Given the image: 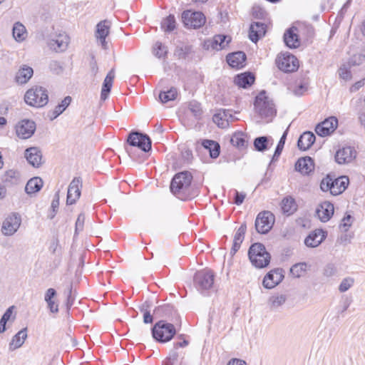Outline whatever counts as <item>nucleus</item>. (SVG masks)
I'll use <instances>...</instances> for the list:
<instances>
[{
	"instance_id": "nucleus-60",
	"label": "nucleus",
	"mask_w": 365,
	"mask_h": 365,
	"mask_svg": "<svg viewBox=\"0 0 365 365\" xmlns=\"http://www.w3.org/2000/svg\"><path fill=\"white\" fill-rule=\"evenodd\" d=\"M364 81H359L350 88V91L351 92H355L358 89H359L361 87H362L364 86Z\"/></svg>"
},
{
	"instance_id": "nucleus-56",
	"label": "nucleus",
	"mask_w": 365,
	"mask_h": 365,
	"mask_svg": "<svg viewBox=\"0 0 365 365\" xmlns=\"http://www.w3.org/2000/svg\"><path fill=\"white\" fill-rule=\"evenodd\" d=\"M143 322L145 324L152 323L153 322V317L150 315V312L147 310L144 311L143 314Z\"/></svg>"
},
{
	"instance_id": "nucleus-1",
	"label": "nucleus",
	"mask_w": 365,
	"mask_h": 365,
	"mask_svg": "<svg viewBox=\"0 0 365 365\" xmlns=\"http://www.w3.org/2000/svg\"><path fill=\"white\" fill-rule=\"evenodd\" d=\"M49 101L48 90L40 86H33L26 91L24 102L29 107L41 108L45 107Z\"/></svg>"
},
{
	"instance_id": "nucleus-49",
	"label": "nucleus",
	"mask_w": 365,
	"mask_h": 365,
	"mask_svg": "<svg viewBox=\"0 0 365 365\" xmlns=\"http://www.w3.org/2000/svg\"><path fill=\"white\" fill-rule=\"evenodd\" d=\"M267 138L259 137L257 138L254 141V146L258 151H263L267 148Z\"/></svg>"
},
{
	"instance_id": "nucleus-27",
	"label": "nucleus",
	"mask_w": 365,
	"mask_h": 365,
	"mask_svg": "<svg viewBox=\"0 0 365 365\" xmlns=\"http://www.w3.org/2000/svg\"><path fill=\"white\" fill-rule=\"evenodd\" d=\"M34 75V70L27 65H21L15 75V81L19 85L27 83Z\"/></svg>"
},
{
	"instance_id": "nucleus-26",
	"label": "nucleus",
	"mask_w": 365,
	"mask_h": 365,
	"mask_svg": "<svg viewBox=\"0 0 365 365\" xmlns=\"http://www.w3.org/2000/svg\"><path fill=\"white\" fill-rule=\"evenodd\" d=\"M284 41L290 48H296L300 46V39L297 28L292 26L284 34Z\"/></svg>"
},
{
	"instance_id": "nucleus-43",
	"label": "nucleus",
	"mask_w": 365,
	"mask_h": 365,
	"mask_svg": "<svg viewBox=\"0 0 365 365\" xmlns=\"http://www.w3.org/2000/svg\"><path fill=\"white\" fill-rule=\"evenodd\" d=\"M205 148L209 150L210 155L212 158H215L220 154V145L217 143L212 140H205L203 142Z\"/></svg>"
},
{
	"instance_id": "nucleus-47",
	"label": "nucleus",
	"mask_w": 365,
	"mask_h": 365,
	"mask_svg": "<svg viewBox=\"0 0 365 365\" xmlns=\"http://www.w3.org/2000/svg\"><path fill=\"white\" fill-rule=\"evenodd\" d=\"M354 284V279L352 277H346L342 279L339 285V291L341 293L349 290Z\"/></svg>"
},
{
	"instance_id": "nucleus-45",
	"label": "nucleus",
	"mask_w": 365,
	"mask_h": 365,
	"mask_svg": "<svg viewBox=\"0 0 365 365\" xmlns=\"http://www.w3.org/2000/svg\"><path fill=\"white\" fill-rule=\"evenodd\" d=\"M168 53L166 46L160 42H157L153 48V53L158 58H164Z\"/></svg>"
},
{
	"instance_id": "nucleus-22",
	"label": "nucleus",
	"mask_w": 365,
	"mask_h": 365,
	"mask_svg": "<svg viewBox=\"0 0 365 365\" xmlns=\"http://www.w3.org/2000/svg\"><path fill=\"white\" fill-rule=\"evenodd\" d=\"M24 157L27 162L34 168H38L43 163V156L41 150L37 147L26 148Z\"/></svg>"
},
{
	"instance_id": "nucleus-38",
	"label": "nucleus",
	"mask_w": 365,
	"mask_h": 365,
	"mask_svg": "<svg viewBox=\"0 0 365 365\" xmlns=\"http://www.w3.org/2000/svg\"><path fill=\"white\" fill-rule=\"evenodd\" d=\"M255 81V77L250 73H243L237 75L234 80L235 83L239 87L247 88Z\"/></svg>"
},
{
	"instance_id": "nucleus-44",
	"label": "nucleus",
	"mask_w": 365,
	"mask_h": 365,
	"mask_svg": "<svg viewBox=\"0 0 365 365\" xmlns=\"http://www.w3.org/2000/svg\"><path fill=\"white\" fill-rule=\"evenodd\" d=\"M176 96L177 91L175 88H170L166 92H161L159 95L160 100L163 103L174 100Z\"/></svg>"
},
{
	"instance_id": "nucleus-36",
	"label": "nucleus",
	"mask_w": 365,
	"mask_h": 365,
	"mask_svg": "<svg viewBox=\"0 0 365 365\" xmlns=\"http://www.w3.org/2000/svg\"><path fill=\"white\" fill-rule=\"evenodd\" d=\"M71 102V98L66 96L52 110L48 113L51 120L56 118L60 115L70 105Z\"/></svg>"
},
{
	"instance_id": "nucleus-28",
	"label": "nucleus",
	"mask_w": 365,
	"mask_h": 365,
	"mask_svg": "<svg viewBox=\"0 0 365 365\" xmlns=\"http://www.w3.org/2000/svg\"><path fill=\"white\" fill-rule=\"evenodd\" d=\"M246 56L242 51L230 53L227 56V62L230 66L241 68L245 66Z\"/></svg>"
},
{
	"instance_id": "nucleus-34",
	"label": "nucleus",
	"mask_w": 365,
	"mask_h": 365,
	"mask_svg": "<svg viewBox=\"0 0 365 365\" xmlns=\"http://www.w3.org/2000/svg\"><path fill=\"white\" fill-rule=\"evenodd\" d=\"M281 209L283 213L290 215L297 209V205L294 199L291 196H287L281 202Z\"/></svg>"
},
{
	"instance_id": "nucleus-39",
	"label": "nucleus",
	"mask_w": 365,
	"mask_h": 365,
	"mask_svg": "<svg viewBox=\"0 0 365 365\" xmlns=\"http://www.w3.org/2000/svg\"><path fill=\"white\" fill-rule=\"evenodd\" d=\"M56 294V292L55 289L49 288L46 292L44 296V300L47 303L48 307L52 313H57L58 312V304L54 300Z\"/></svg>"
},
{
	"instance_id": "nucleus-14",
	"label": "nucleus",
	"mask_w": 365,
	"mask_h": 365,
	"mask_svg": "<svg viewBox=\"0 0 365 365\" xmlns=\"http://www.w3.org/2000/svg\"><path fill=\"white\" fill-rule=\"evenodd\" d=\"M195 282L199 290H208L213 286L214 274L210 270H202L196 274Z\"/></svg>"
},
{
	"instance_id": "nucleus-18",
	"label": "nucleus",
	"mask_w": 365,
	"mask_h": 365,
	"mask_svg": "<svg viewBox=\"0 0 365 365\" xmlns=\"http://www.w3.org/2000/svg\"><path fill=\"white\" fill-rule=\"evenodd\" d=\"M11 36L16 43H23L29 38V31L22 22L17 21L12 25Z\"/></svg>"
},
{
	"instance_id": "nucleus-53",
	"label": "nucleus",
	"mask_w": 365,
	"mask_h": 365,
	"mask_svg": "<svg viewBox=\"0 0 365 365\" xmlns=\"http://www.w3.org/2000/svg\"><path fill=\"white\" fill-rule=\"evenodd\" d=\"M58 205H59V198H58V196H56V197L52 200V202H51V209H52V212L50 214L49 217L50 218H53L55 215H56V212L58 208Z\"/></svg>"
},
{
	"instance_id": "nucleus-19",
	"label": "nucleus",
	"mask_w": 365,
	"mask_h": 365,
	"mask_svg": "<svg viewBox=\"0 0 365 365\" xmlns=\"http://www.w3.org/2000/svg\"><path fill=\"white\" fill-rule=\"evenodd\" d=\"M334 212V205L329 201H324L319 203L316 210L317 217L322 222H328Z\"/></svg>"
},
{
	"instance_id": "nucleus-29",
	"label": "nucleus",
	"mask_w": 365,
	"mask_h": 365,
	"mask_svg": "<svg viewBox=\"0 0 365 365\" xmlns=\"http://www.w3.org/2000/svg\"><path fill=\"white\" fill-rule=\"evenodd\" d=\"M115 78V71L111 69L106 76L101 92V99L105 101L108 98Z\"/></svg>"
},
{
	"instance_id": "nucleus-15",
	"label": "nucleus",
	"mask_w": 365,
	"mask_h": 365,
	"mask_svg": "<svg viewBox=\"0 0 365 365\" xmlns=\"http://www.w3.org/2000/svg\"><path fill=\"white\" fill-rule=\"evenodd\" d=\"M192 180V175L188 172H182L175 175L171 182L170 190L177 194L181 190L187 187Z\"/></svg>"
},
{
	"instance_id": "nucleus-7",
	"label": "nucleus",
	"mask_w": 365,
	"mask_h": 365,
	"mask_svg": "<svg viewBox=\"0 0 365 365\" xmlns=\"http://www.w3.org/2000/svg\"><path fill=\"white\" fill-rule=\"evenodd\" d=\"M36 130L35 121L29 118L21 119L14 125L15 135L20 140L31 138L34 135Z\"/></svg>"
},
{
	"instance_id": "nucleus-24",
	"label": "nucleus",
	"mask_w": 365,
	"mask_h": 365,
	"mask_svg": "<svg viewBox=\"0 0 365 365\" xmlns=\"http://www.w3.org/2000/svg\"><path fill=\"white\" fill-rule=\"evenodd\" d=\"M213 121L220 128H226L229 125L230 122L235 120V118L233 115L232 110H219L213 115Z\"/></svg>"
},
{
	"instance_id": "nucleus-10",
	"label": "nucleus",
	"mask_w": 365,
	"mask_h": 365,
	"mask_svg": "<svg viewBox=\"0 0 365 365\" xmlns=\"http://www.w3.org/2000/svg\"><path fill=\"white\" fill-rule=\"evenodd\" d=\"M21 223V216L17 213L8 215L2 222L1 232L5 236H11L19 230Z\"/></svg>"
},
{
	"instance_id": "nucleus-63",
	"label": "nucleus",
	"mask_w": 365,
	"mask_h": 365,
	"mask_svg": "<svg viewBox=\"0 0 365 365\" xmlns=\"http://www.w3.org/2000/svg\"><path fill=\"white\" fill-rule=\"evenodd\" d=\"M7 124V120L4 117H0V130L4 129Z\"/></svg>"
},
{
	"instance_id": "nucleus-58",
	"label": "nucleus",
	"mask_w": 365,
	"mask_h": 365,
	"mask_svg": "<svg viewBox=\"0 0 365 365\" xmlns=\"http://www.w3.org/2000/svg\"><path fill=\"white\" fill-rule=\"evenodd\" d=\"M245 197V195L243 193H240L238 192H236V196H235V203L237 205H240L243 202Z\"/></svg>"
},
{
	"instance_id": "nucleus-41",
	"label": "nucleus",
	"mask_w": 365,
	"mask_h": 365,
	"mask_svg": "<svg viewBox=\"0 0 365 365\" xmlns=\"http://www.w3.org/2000/svg\"><path fill=\"white\" fill-rule=\"evenodd\" d=\"M230 141L234 146L240 149L245 148L247 145V135L242 132L235 133Z\"/></svg>"
},
{
	"instance_id": "nucleus-4",
	"label": "nucleus",
	"mask_w": 365,
	"mask_h": 365,
	"mask_svg": "<svg viewBox=\"0 0 365 365\" xmlns=\"http://www.w3.org/2000/svg\"><path fill=\"white\" fill-rule=\"evenodd\" d=\"M255 109L262 117H272L276 113L272 101L264 91L260 92L255 98Z\"/></svg>"
},
{
	"instance_id": "nucleus-11",
	"label": "nucleus",
	"mask_w": 365,
	"mask_h": 365,
	"mask_svg": "<svg viewBox=\"0 0 365 365\" xmlns=\"http://www.w3.org/2000/svg\"><path fill=\"white\" fill-rule=\"evenodd\" d=\"M274 223V216L268 211L260 212L255 220V227L258 232L267 233Z\"/></svg>"
},
{
	"instance_id": "nucleus-55",
	"label": "nucleus",
	"mask_w": 365,
	"mask_h": 365,
	"mask_svg": "<svg viewBox=\"0 0 365 365\" xmlns=\"http://www.w3.org/2000/svg\"><path fill=\"white\" fill-rule=\"evenodd\" d=\"M306 91L307 88L304 85L299 84L296 86V88L293 90V92L296 96H302Z\"/></svg>"
},
{
	"instance_id": "nucleus-9",
	"label": "nucleus",
	"mask_w": 365,
	"mask_h": 365,
	"mask_svg": "<svg viewBox=\"0 0 365 365\" xmlns=\"http://www.w3.org/2000/svg\"><path fill=\"white\" fill-rule=\"evenodd\" d=\"M182 22L187 28H199L205 23L204 14L200 11H185L182 14Z\"/></svg>"
},
{
	"instance_id": "nucleus-16",
	"label": "nucleus",
	"mask_w": 365,
	"mask_h": 365,
	"mask_svg": "<svg viewBox=\"0 0 365 365\" xmlns=\"http://www.w3.org/2000/svg\"><path fill=\"white\" fill-rule=\"evenodd\" d=\"M283 279L282 269H274L265 274L262 280V285L265 289H271L277 286Z\"/></svg>"
},
{
	"instance_id": "nucleus-6",
	"label": "nucleus",
	"mask_w": 365,
	"mask_h": 365,
	"mask_svg": "<svg viewBox=\"0 0 365 365\" xmlns=\"http://www.w3.org/2000/svg\"><path fill=\"white\" fill-rule=\"evenodd\" d=\"M153 336L160 342H167L175 334V329L172 324L160 321L153 328Z\"/></svg>"
},
{
	"instance_id": "nucleus-40",
	"label": "nucleus",
	"mask_w": 365,
	"mask_h": 365,
	"mask_svg": "<svg viewBox=\"0 0 365 365\" xmlns=\"http://www.w3.org/2000/svg\"><path fill=\"white\" fill-rule=\"evenodd\" d=\"M309 268L306 262H299L294 264L290 268V274L294 278H299L304 276Z\"/></svg>"
},
{
	"instance_id": "nucleus-54",
	"label": "nucleus",
	"mask_w": 365,
	"mask_h": 365,
	"mask_svg": "<svg viewBox=\"0 0 365 365\" xmlns=\"http://www.w3.org/2000/svg\"><path fill=\"white\" fill-rule=\"evenodd\" d=\"M85 221V216L83 214H81L78 215L76 222V229L77 230H81L83 227Z\"/></svg>"
},
{
	"instance_id": "nucleus-33",
	"label": "nucleus",
	"mask_w": 365,
	"mask_h": 365,
	"mask_svg": "<svg viewBox=\"0 0 365 365\" xmlns=\"http://www.w3.org/2000/svg\"><path fill=\"white\" fill-rule=\"evenodd\" d=\"M287 301V297L283 294H272L267 301V304L270 309L277 310L282 307Z\"/></svg>"
},
{
	"instance_id": "nucleus-57",
	"label": "nucleus",
	"mask_w": 365,
	"mask_h": 365,
	"mask_svg": "<svg viewBox=\"0 0 365 365\" xmlns=\"http://www.w3.org/2000/svg\"><path fill=\"white\" fill-rule=\"evenodd\" d=\"M227 365H247V363L242 359H232L228 362Z\"/></svg>"
},
{
	"instance_id": "nucleus-35",
	"label": "nucleus",
	"mask_w": 365,
	"mask_h": 365,
	"mask_svg": "<svg viewBox=\"0 0 365 365\" xmlns=\"http://www.w3.org/2000/svg\"><path fill=\"white\" fill-rule=\"evenodd\" d=\"M26 338H27L26 329H23L20 330L17 334H16L12 337V339L9 343V349L11 350H15L16 349L20 348L24 344Z\"/></svg>"
},
{
	"instance_id": "nucleus-59",
	"label": "nucleus",
	"mask_w": 365,
	"mask_h": 365,
	"mask_svg": "<svg viewBox=\"0 0 365 365\" xmlns=\"http://www.w3.org/2000/svg\"><path fill=\"white\" fill-rule=\"evenodd\" d=\"M177 354H174L173 356L168 358L164 362L163 365H174L175 361L177 360Z\"/></svg>"
},
{
	"instance_id": "nucleus-13",
	"label": "nucleus",
	"mask_w": 365,
	"mask_h": 365,
	"mask_svg": "<svg viewBox=\"0 0 365 365\" xmlns=\"http://www.w3.org/2000/svg\"><path fill=\"white\" fill-rule=\"evenodd\" d=\"M128 142L131 146L137 147L143 152H148L151 148V140L149 137L138 132L130 133Z\"/></svg>"
},
{
	"instance_id": "nucleus-31",
	"label": "nucleus",
	"mask_w": 365,
	"mask_h": 365,
	"mask_svg": "<svg viewBox=\"0 0 365 365\" xmlns=\"http://www.w3.org/2000/svg\"><path fill=\"white\" fill-rule=\"evenodd\" d=\"M265 33L266 26L262 23L256 22L251 24L249 36L252 41L257 42Z\"/></svg>"
},
{
	"instance_id": "nucleus-64",
	"label": "nucleus",
	"mask_w": 365,
	"mask_h": 365,
	"mask_svg": "<svg viewBox=\"0 0 365 365\" xmlns=\"http://www.w3.org/2000/svg\"><path fill=\"white\" fill-rule=\"evenodd\" d=\"M6 323L1 319H0V333H3L6 330Z\"/></svg>"
},
{
	"instance_id": "nucleus-5",
	"label": "nucleus",
	"mask_w": 365,
	"mask_h": 365,
	"mask_svg": "<svg viewBox=\"0 0 365 365\" xmlns=\"http://www.w3.org/2000/svg\"><path fill=\"white\" fill-rule=\"evenodd\" d=\"M275 63L280 71L285 73L294 72L299 66L298 59L289 52L279 53L276 58Z\"/></svg>"
},
{
	"instance_id": "nucleus-17",
	"label": "nucleus",
	"mask_w": 365,
	"mask_h": 365,
	"mask_svg": "<svg viewBox=\"0 0 365 365\" xmlns=\"http://www.w3.org/2000/svg\"><path fill=\"white\" fill-rule=\"evenodd\" d=\"M338 126V120L336 117L331 116L319 123L315 128L317 135L325 137L331 134Z\"/></svg>"
},
{
	"instance_id": "nucleus-32",
	"label": "nucleus",
	"mask_w": 365,
	"mask_h": 365,
	"mask_svg": "<svg viewBox=\"0 0 365 365\" xmlns=\"http://www.w3.org/2000/svg\"><path fill=\"white\" fill-rule=\"evenodd\" d=\"M315 135L312 132H304L298 140V147L300 150H308L314 143Z\"/></svg>"
},
{
	"instance_id": "nucleus-62",
	"label": "nucleus",
	"mask_w": 365,
	"mask_h": 365,
	"mask_svg": "<svg viewBox=\"0 0 365 365\" xmlns=\"http://www.w3.org/2000/svg\"><path fill=\"white\" fill-rule=\"evenodd\" d=\"M336 272L335 269L332 267H327L324 270V274L326 276H331Z\"/></svg>"
},
{
	"instance_id": "nucleus-8",
	"label": "nucleus",
	"mask_w": 365,
	"mask_h": 365,
	"mask_svg": "<svg viewBox=\"0 0 365 365\" xmlns=\"http://www.w3.org/2000/svg\"><path fill=\"white\" fill-rule=\"evenodd\" d=\"M231 40L230 36L219 34L205 40L202 46L205 50L208 51H220L227 48Z\"/></svg>"
},
{
	"instance_id": "nucleus-37",
	"label": "nucleus",
	"mask_w": 365,
	"mask_h": 365,
	"mask_svg": "<svg viewBox=\"0 0 365 365\" xmlns=\"http://www.w3.org/2000/svg\"><path fill=\"white\" fill-rule=\"evenodd\" d=\"M43 185V180L40 178H33L27 182L25 191L28 195L35 194L41 190Z\"/></svg>"
},
{
	"instance_id": "nucleus-21",
	"label": "nucleus",
	"mask_w": 365,
	"mask_h": 365,
	"mask_svg": "<svg viewBox=\"0 0 365 365\" xmlns=\"http://www.w3.org/2000/svg\"><path fill=\"white\" fill-rule=\"evenodd\" d=\"M356 153L354 148L344 147L336 151L335 159L338 164H348L351 163L356 158Z\"/></svg>"
},
{
	"instance_id": "nucleus-20",
	"label": "nucleus",
	"mask_w": 365,
	"mask_h": 365,
	"mask_svg": "<svg viewBox=\"0 0 365 365\" xmlns=\"http://www.w3.org/2000/svg\"><path fill=\"white\" fill-rule=\"evenodd\" d=\"M327 237V232L322 229H316L311 232L304 239V245L307 247H317Z\"/></svg>"
},
{
	"instance_id": "nucleus-52",
	"label": "nucleus",
	"mask_w": 365,
	"mask_h": 365,
	"mask_svg": "<svg viewBox=\"0 0 365 365\" xmlns=\"http://www.w3.org/2000/svg\"><path fill=\"white\" fill-rule=\"evenodd\" d=\"M339 75L340 78L345 81H349L351 78V72L346 66H341L339 69Z\"/></svg>"
},
{
	"instance_id": "nucleus-2",
	"label": "nucleus",
	"mask_w": 365,
	"mask_h": 365,
	"mask_svg": "<svg viewBox=\"0 0 365 365\" xmlns=\"http://www.w3.org/2000/svg\"><path fill=\"white\" fill-rule=\"evenodd\" d=\"M349 183V179L347 176L343 175L334 178L330 175H327L320 182V189L323 192H329L331 195L336 196L346 189Z\"/></svg>"
},
{
	"instance_id": "nucleus-30",
	"label": "nucleus",
	"mask_w": 365,
	"mask_h": 365,
	"mask_svg": "<svg viewBox=\"0 0 365 365\" xmlns=\"http://www.w3.org/2000/svg\"><path fill=\"white\" fill-rule=\"evenodd\" d=\"M296 170L303 175H307L314 170V163L310 157L299 158L295 164Z\"/></svg>"
},
{
	"instance_id": "nucleus-51",
	"label": "nucleus",
	"mask_w": 365,
	"mask_h": 365,
	"mask_svg": "<svg viewBox=\"0 0 365 365\" xmlns=\"http://www.w3.org/2000/svg\"><path fill=\"white\" fill-rule=\"evenodd\" d=\"M286 136H287V131H285L284 133V134L282 135V136L277 146L275 153L273 156V159L277 158L279 156V155L281 154L282 150L284 148V143H285Z\"/></svg>"
},
{
	"instance_id": "nucleus-3",
	"label": "nucleus",
	"mask_w": 365,
	"mask_h": 365,
	"mask_svg": "<svg viewBox=\"0 0 365 365\" xmlns=\"http://www.w3.org/2000/svg\"><path fill=\"white\" fill-rule=\"evenodd\" d=\"M249 259L256 268H264L270 262L271 256L261 243H255L249 249Z\"/></svg>"
},
{
	"instance_id": "nucleus-23",
	"label": "nucleus",
	"mask_w": 365,
	"mask_h": 365,
	"mask_svg": "<svg viewBox=\"0 0 365 365\" xmlns=\"http://www.w3.org/2000/svg\"><path fill=\"white\" fill-rule=\"evenodd\" d=\"M81 187L82 183L80 179L75 178L71 181L68 188L66 200L68 205H73L79 199Z\"/></svg>"
},
{
	"instance_id": "nucleus-12",
	"label": "nucleus",
	"mask_w": 365,
	"mask_h": 365,
	"mask_svg": "<svg viewBox=\"0 0 365 365\" xmlns=\"http://www.w3.org/2000/svg\"><path fill=\"white\" fill-rule=\"evenodd\" d=\"M70 41L69 36L65 32H60L51 36L47 45L48 48L55 52H63L68 46Z\"/></svg>"
},
{
	"instance_id": "nucleus-61",
	"label": "nucleus",
	"mask_w": 365,
	"mask_h": 365,
	"mask_svg": "<svg viewBox=\"0 0 365 365\" xmlns=\"http://www.w3.org/2000/svg\"><path fill=\"white\" fill-rule=\"evenodd\" d=\"M187 345H188V341L186 339H183L180 341L176 342L174 344V346L175 349H178L180 347H185Z\"/></svg>"
},
{
	"instance_id": "nucleus-25",
	"label": "nucleus",
	"mask_w": 365,
	"mask_h": 365,
	"mask_svg": "<svg viewBox=\"0 0 365 365\" xmlns=\"http://www.w3.org/2000/svg\"><path fill=\"white\" fill-rule=\"evenodd\" d=\"M110 23L107 20L101 21L96 25L95 36L103 48H106V38L110 33Z\"/></svg>"
},
{
	"instance_id": "nucleus-48",
	"label": "nucleus",
	"mask_w": 365,
	"mask_h": 365,
	"mask_svg": "<svg viewBox=\"0 0 365 365\" xmlns=\"http://www.w3.org/2000/svg\"><path fill=\"white\" fill-rule=\"evenodd\" d=\"M353 222V218L350 215H345L339 225V228L341 232H347L351 227Z\"/></svg>"
},
{
	"instance_id": "nucleus-42",
	"label": "nucleus",
	"mask_w": 365,
	"mask_h": 365,
	"mask_svg": "<svg viewBox=\"0 0 365 365\" xmlns=\"http://www.w3.org/2000/svg\"><path fill=\"white\" fill-rule=\"evenodd\" d=\"M245 231L246 226L244 225H242L237 230L235 235L233 247L232 249V252L233 254H235L240 247V245L244 240Z\"/></svg>"
},
{
	"instance_id": "nucleus-46",
	"label": "nucleus",
	"mask_w": 365,
	"mask_h": 365,
	"mask_svg": "<svg viewBox=\"0 0 365 365\" xmlns=\"http://www.w3.org/2000/svg\"><path fill=\"white\" fill-rule=\"evenodd\" d=\"M175 28V19L170 15L162 23V29L165 31H171Z\"/></svg>"
},
{
	"instance_id": "nucleus-50",
	"label": "nucleus",
	"mask_w": 365,
	"mask_h": 365,
	"mask_svg": "<svg viewBox=\"0 0 365 365\" xmlns=\"http://www.w3.org/2000/svg\"><path fill=\"white\" fill-rule=\"evenodd\" d=\"M1 319L6 323L12 322L15 319V315L14 314V307H10L8 308L5 313L3 314Z\"/></svg>"
}]
</instances>
